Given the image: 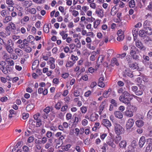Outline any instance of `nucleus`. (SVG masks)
<instances>
[{
    "label": "nucleus",
    "instance_id": "1",
    "mask_svg": "<svg viewBox=\"0 0 152 152\" xmlns=\"http://www.w3.org/2000/svg\"><path fill=\"white\" fill-rule=\"evenodd\" d=\"M130 94L127 91H124L119 98V100L121 102L127 105H130V101L132 99L130 98Z\"/></svg>",
    "mask_w": 152,
    "mask_h": 152
},
{
    "label": "nucleus",
    "instance_id": "2",
    "mask_svg": "<svg viewBox=\"0 0 152 152\" xmlns=\"http://www.w3.org/2000/svg\"><path fill=\"white\" fill-rule=\"evenodd\" d=\"M139 50L134 46H131L130 54L133 59L138 60L139 59L140 54Z\"/></svg>",
    "mask_w": 152,
    "mask_h": 152
},
{
    "label": "nucleus",
    "instance_id": "3",
    "mask_svg": "<svg viewBox=\"0 0 152 152\" xmlns=\"http://www.w3.org/2000/svg\"><path fill=\"white\" fill-rule=\"evenodd\" d=\"M139 87V90H138V87L136 86H133L131 87L132 91L134 92L135 94L138 96L141 95L142 94L143 91L145 88L143 85H138Z\"/></svg>",
    "mask_w": 152,
    "mask_h": 152
},
{
    "label": "nucleus",
    "instance_id": "4",
    "mask_svg": "<svg viewBox=\"0 0 152 152\" xmlns=\"http://www.w3.org/2000/svg\"><path fill=\"white\" fill-rule=\"evenodd\" d=\"M137 110L136 107L133 105L131 106L129 108H127L124 112V115L128 117H131L133 115V113L136 112Z\"/></svg>",
    "mask_w": 152,
    "mask_h": 152
},
{
    "label": "nucleus",
    "instance_id": "5",
    "mask_svg": "<svg viewBox=\"0 0 152 152\" xmlns=\"http://www.w3.org/2000/svg\"><path fill=\"white\" fill-rule=\"evenodd\" d=\"M14 43L11 39L9 40L7 44L5 45V48L7 52L10 54H12L14 52Z\"/></svg>",
    "mask_w": 152,
    "mask_h": 152
},
{
    "label": "nucleus",
    "instance_id": "6",
    "mask_svg": "<svg viewBox=\"0 0 152 152\" xmlns=\"http://www.w3.org/2000/svg\"><path fill=\"white\" fill-rule=\"evenodd\" d=\"M114 126L115 132L117 135H121L124 133V128L120 124H115Z\"/></svg>",
    "mask_w": 152,
    "mask_h": 152
},
{
    "label": "nucleus",
    "instance_id": "7",
    "mask_svg": "<svg viewBox=\"0 0 152 152\" xmlns=\"http://www.w3.org/2000/svg\"><path fill=\"white\" fill-rule=\"evenodd\" d=\"M6 63L5 61H0V69L2 72L5 75L8 74L7 68V65H6Z\"/></svg>",
    "mask_w": 152,
    "mask_h": 152
},
{
    "label": "nucleus",
    "instance_id": "8",
    "mask_svg": "<svg viewBox=\"0 0 152 152\" xmlns=\"http://www.w3.org/2000/svg\"><path fill=\"white\" fill-rule=\"evenodd\" d=\"M6 61L8 64L7 65L6 67L7 68L8 72H12L13 69V66L15 64L14 61L13 60L10 59Z\"/></svg>",
    "mask_w": 152,
    "mask_h": 152
},
{
    "label": "nucleus",
    "instance_id": "9",
    "mask_svg": "<svg viewBox=\"0 0 152 152\" xmlns=\"http://www.w3.org/2000/svg\"><path fill=\"white\" fill-rule=\"evenodd\" d=\"M10 28L9 27H7L5 28V31L0 32V36L2 38H5L10 36L11 34V31L9 30Z\"/></svg>",
    "mask_w": 152,
    "mask_h": 152
},
{
    "label": "nucleus",
    "instance_id": "10",
    "mask_svg": "<svg viewBox=\"0 0 152 152\" xmlns=\"http://www.w3.org/2000/svg\"><path fill=\"white\" fill-rule=\"evenodd\" d=\"M55 136L60 142L61 143H63V140L65 139V135L62 134V132H58L55 134Z\"/></svg>",
    "mask_w": 152,
    "mask_h": 152
},
{
    "label": "nucleus",
    "instance_id": "11",
    "mask_svg": "<svg viewBox=\"0 0 152 152\" xmlns=\"http://www.w3.org/2000/svg\"><path fill=\"white\" fill-rule=\"evenodd\" d=\"M147 142L148 144L146 147L145 152H151L152 150V139H148Z\"/></svg>",
    "mask_w": 152,
    "mask_h": 152
},
{
    "label": "nucleus",
    "instance_id": "12",
    "mask_svg": "<svg viewBox=\"0 0 152 152\" xmlns=\"http://www.w3.org/2000/svg\"><path fill=\"white\" fill-rule=\"evenodd\" d=\"M114 141L112 138L109 137V139H108L106 141V143L107 145H109L113 149H115L116 145L114 143Z\"/></svg>",
    "mask_w": 152,
    "mask_h": 152
},
{
    "label": "nucleus",
    "instance_id": "13",
    "mask_svg": "<svg viewBox=\"0 0 152 152\" xmlns=\"http://www.w3.org/2000/svg\"><path fill=\"white\" fill-rule=\"evenodd\" d=\"M95 14L99 17L102 18L104 16V12L102 9L100 8H96L95 12Z\"/></svg>",
    "mask_w": 152,
    "mask_h": 152
},
{
    "label": "nucleus",
    "instance_id": "14",
    "mask_svg": "<svg viewBox=\"0 0 152 152\" xmlns=\"http://www.w3.org/2000/svg\"><path fill=\"white\" fill-rule=\"evenodd\" d=\"M135 45L136 47L139 48L141 50H144L145 49L141 42L139 40L136 41Z\"/></svg>",
    "mask_w": 152,
    "mask_h": 152
},
{
    "label": "nucleus",
    "instance_id": "15",
    "mask_svg": "<svg viewBox=\"0 0 152 152\" xmlns=\"http://www.w3.org/2000/svg\"><path fill=\"white\" fill-rule=\"evenodd\" d=\"M134 121L133 118H129L126 122V126L127 129H130L133 125Z\"/></svg>",
    "mask_w": 152,
    "mask_h": 152
},
{
    "label": "nucleus",
    "instance_id": "16",
    "mask_svg": "<svg viewBox=\"0 0 152 152\" xmlns=\"http://www.w3.org/2000/svg\"><path fill=\"white\" fill-rule=\"evenodd\" d=\"M110 65L112 66H113L115 65L118 66L119 65V64L118 62V60L116 58L114 57L112 58L111 60Z\"/></svg>",
    "mask_w": 152,
    "mask_h": 152
},
{
    "label": "nucleus",
    "instance_id": "17",
    "mask_svg": "<svg viewBox=\"0 0 152 152\" xmlns=\"http://www.w3.org/2000/svg\"><path fill=\"white\" fill-rule=\"evenodd\" d=\"M22 44L18 45V47L20 48L23 49L25 47L27 46H29L28 42L27 41L26 39H25L23 40Z\"/></svg>",
    "mask_w": 152,
    "mask_h": 152
},
{
    "label": "nucleus",
    "instance_id": "18",
    "mask_svg": "<svg viewBox=\"0 0 152 152\" xmlns=\"http://www.w3.org/2000/svg\"><path fill=\"white\" fill-rule=\"evenodd\" d=\"M102 123L104 126L107 128L110 127L111 126L110 121L106 119H104L102 120Z\"/></svg>",
    "mask_w": 152,
    "mask_h": 152
},
{
    "label": "nucleus",
    "instance_id": "19",
    "mask_svg": "<svg viewBox=\"0 0 152 152\" xmlns=\"http://www.w3.org/2000/svg\"><path fill=\"white\" fill-rule=\"evenodd\" d=\"M127 145V142L125 140H122L119 144V146L120 148L125 149Z\"/></svg>",
    "mask_w": 152,
    "mask_h": 152
},
{
    "label": "nucleus",
    "instance_id": "20",
    "mask_svg": "<svg viewBox=\"0 0 152 152\" xmlns=\"http://www.w3.org/2000/svg\"><path fill=\"white\" fill-rule=\"evenodd\" d=\"M38 92L39 94H42L43 95L45 96L47 94L48 90L46 88L44 89L43 90V88L40 87L38 89Z\"/></svg>",
    "mask_w": 152,
    "mask_h": 152
},
{
    "label": "nucleus",
    "instance_id": "21",
    "mask_svg": "<svg viewBox=\"0 0 152 152\" xmlns=\"http://www.w3.org/2000/svg\"><path fill=\"white\" fill-rule=\"evenodd\" d=\"M99 117V115L95 113H92L90 116V121H94L97 120Z\"/></svg>",
    "mask_w": 152,
    "mask_h": 152
},
{
    "label": "nucleus",
    "instance_id": "22",
    "mask_svg": "<svg viewBox=\"0 0 152 152\" xmlns=\"http://www.w3.org/2000/svg\"><path fill=\"white\" fill-rule=\"evenodd\" d=\"M145 142V137L144 136L141 137L139 140V145L140 148L142 147Z\"/></svg>",
    "mask_w": 152,
    "mask_h": 152
},
{
    "label": "nucleus",
    "instance_id": "23",
    "mask_svg": "<svg viewBox=\"0 0 152 152\" xmlns=\"http://www.w3.org/2000/svg\"><path fill=\"white\" fill-rule=\"evenodd\" d=\"M80 121V118H79L77 116H73V118L72 120L73 126H76L78 124V122Z\"/></svg>",
    "mask_w": 152,
    "mask_h": 152
},
{
    "label": "nucleus",
    "instance_id": "24",
    "mask_svg": "<svg viewBox=\"0 0 152 152\" xmlns=\"http://www.w3.org/2000/svg\"><path fill=\"white\" fill-rule=\"evenodd\" d=\"M114 114L117 118L119 119H121L123 118L122 113L118 111H116L114 112Z\"/></svg>",
    "mask_w": 152,
    "mask_h": 152
},
{
    "label": "nucleus",
    "instance_id": "25",
    "mask_svg": "<svg viewBox=\"0 0 152 152\" xmlns=\"http://www.w3.org/2000/svg\"><path fill=\"white\" fill-rule=\"evenodd\" d=\"M111 88H109L107 91H105L103 94V96L104 98H107L109 97L111 92Z\"/></svg>",
    "mask_w": 152,
    "mask_h": 152
},
{
    "label": "nucleus",
    "instance_id": "26",
    "mask_svg": "<svg viewBox=\"0 0 152 152\" xmlns=\"http://www.w3.org/2000/svg\"><path fill=\"white\" fill-rule=\"evenodd\" d=\"M135 124L137 127L141 128L144 125V122L142 120L139 119L136 121Z\"/></svg>",
    "mask_w": 152,
    "mask_h": 152
},
{
    "label": "nucleus",
    "instance_id": "27",
    "mask_svg": "<svg viewBox=\"0 0 152 152\" xmlns=\"http://www.w3.org/2000/svg\"><path fill=\"white\" fill-rule=\"evenodd\" d=\"M138 29L134 28L132 30V34L134 37V40H136L138 36Z\"/></svg>",
    "mask_w": 152,
    "mask_h": 152
},
{
    "label": "nucleus",
    "instance_id": "28",
    "mask_svg": "<svg viewBox=\"0 0 152 152\" xmlns=\"http://www.w3.org/2000/svg\"><path fill=\"white\" fill-rule=\"evenodd\" d=\"M42 146L40 145H35L34 147L35 152H42Z\"/></svg>",
    "mask_w": 152,
    "mask_h": 152
},
{
    "label": "nucleus",
    "instance_id": "29",
    "mask_svg": "<svg viewBox=\"0 0 152 152\" xmlns=\"http://www.w3.org/2000/svg\"><path fill=\"white\" fill-rule=\"evenodd\" d=\"M120 135H117L115 136V138L114 139V142L116 144H118L121 140L122 137Z\"/></svg>",
    "mask_w": 152,
    "mask_h": 152
},
{
    "label": "nucleus",
    "instance_id": "30",
    "mask_svg": "<svg viewBox=\"0 0 152 152\" xmlns=\"http://www.w3.org/2000/svg\"><path fill=\"white\" fill-rule=\"evenodd\" d=\"M39 61L38 60H36L34 61L32 66V69L33 70H35L37 68L39 64Z\"/></svg>",
    "mask_w": 152,
    "mask_h": 152
},
{
    "label": "nucleus",
    "instance_id": "31",
    "mask_svg": "<svg viewBox=\"0 0 152 152\" xmlns=\"http://www.w3.org/2000/svg\"><path fill=\"white\" fill-rule=\"evenodd\" d=\"M75 64L72 61H68L66 62L65 66L66 68H71Z\"/></svg>",
    "mask_w": 152,
    "mask_h": 152
},
{
    "label": "nucleus",
    "instance_id": "32",
    "mask_svg": "<svg viewBox=\"0 0 152 152\" xmlns=\"http://www.w3.org/2000/svg\"><path fill=\"white\" fill-rule=\"evenodd\" d=\"M52 140L51 139H49V142L46 143L45 145V148L46 149H48L52 145Z\"/></svg>",
    "mask_w": 152,
    "mask_h": 152
},
{
    "label": "nucleus",
    "instance_id": "33",
    "mask_svg": "<svg viewBox=\"0 0 152 152\" xmlns=\"http://www.w3.org/2000/svg\"><path fill=\"white\" fill-rule=\"evenodd\" d=\"M7 27H9L10 28L9 30L12 32L13 31L16 26L12 22H10L8 24V26Z\"/></svg>",
    "mask_w": 152,
    "mask_h": 152
},
{
    "label": "nucleus",
    "instance_id": "34",
    "mask_svg": "<svg viewBox=\"0 0 152 152\" xmlns=\"http://www.w3.org/2000/svg\"><path fill=\"white\" fill-rule=\"evenodd\" d=\"M14 51L15 53L19 56H21L23 54V51L22 50L19 48H15Z\"/></svg>",
    "mask_w": 152,
    "mask_h": 152
},
{
    "label": "nucleus",
    "instance_id": "35",
    "mask_svg": "<svg viewBox=\"0 0 152 152\" xmlns=\"http://www.w3.org/2000/svg\"><path fill=\"white\" fill-rule=\"evenodd\" d=\"M145 30L148 35H150L152 34V28L149 27H145Z\"/></svg>",
    "mask_w": 152,
    "mask_h": 152
},
{
    "label": "nucleus",
    "instance_id": "36",
    "mask_svg": "<svg viewBox=\"0 0 152 152\" xmlns=\"http://www.w3.org/2000/svg\"><path fill=\"white\" fill-rule=\"evenodd\" d=\"M147 34L145 30H140L139 31V35L141 37H145L146 36Z\"/></svg>",
    "mask_w": 152,
    "mask_h": 152
},
{
    "label": "nucleus",
    "instance_id": "37",
    "mask_svg": "<svg viewBox=\"0 0 152 152\" xmlns=\"http://www.w3.org/2000/svg\"><path fill=\"white\" fill-rule=\"evenodd\" d=\"M128 65L129 67L133 69H136L138 67L137 64L136 62L130 63Z\"/></svg>",
    "mask_w": 152,
    "mask_h": 152
},
{
    "label": "nucleus",
    "instance_id": "38",
    "mask_svg": "<svg viewBox=\"0 0 152 152\" xmlns=\"http://www.w3.org/2000/svg\"><path fill=\"white\" fill-rule=\"evenodd\" d=\"M97 54V53L95 51H93L91 53V55L90 56V59L91 61H94L95 60V56Z\"/></svg>",
    "mask_w": 152,
    "mask_h": 152
},
{
    "label": "nucleus",
    "instance_id": "39",
    "mask_svg": "<svg viewBox=\"0 0 152 152\" xmlns=\"http://www.w3.org/2000/svg\"><path fill=\"white\" fill-rule=\"evenodd\" d=\"M70 59L75 64L78 60V58L77 56H75L73 54H72L70 57Z\"/></svg>",
    "mask_w": 152,
    "mask_h": 152
},
{
    "label": "nucleus",
    "instance_id": "40",
    "mask_svg": "<svg viewBox=\"0 0 152 152\" xmlns=\"http://www.w3.org/2000/svg\"><path fill=\"white\" fill-rule=\"evenodd\" d=\"M53 110V107H49V106H48L46 107L44 110V111L45 113H46L47 114H47H48V113L51 111H52Z\"/></svg>",
    "mask_w": 152,
    "mask_h": 152
},
{
    "label": "nucleus",
    "instance_id": "41",
    "mask_svg": "<svg viewBox=\"0 0 152 152\" xmlns=\"http://www.w3.org/2000/svg\"><path fill=\"white\" fill-rule=\"evenodd\" d=\"M129 5L130 8H133L135 6V3L134 0H131L129 2Z\"/></svg>",
    "mask_w": 152,
    "mask_h": 152
},
{
    "label": "nucleus",
    "instance_id": "42",
    "mask_svg": "<svg viewBox=\"0 0 152 152\" xmlns=\"http://www.w3.org/2000/svg\"><path fill=\"white\" fill-rule=\"evenodd\" d=\"M27 41L28 42H32L34 40V38L31 35L29 36L27 38Z\"/></svg>",
    "mask_w": 152,
    "mask_h": 152
},
{
    "label": "nucleus",
    "instance_id": "43",
    "mask_svg": "<svg viewBox=\"0 0 152 152\" xmlns=\"http://www.w3.org/2000/svg\"><path fill=\"white\" fill-rule=\"evenodd\" d=\"M134 147L132 145H129L127 149L126 150L125 152H134Z\"/></svg>",
    "mask_w": 152,
    "mask_h": 152
},
{
    "label": "nucleus",
    "instance_id": "44",
    "mask_svg": "<svg viewBox=\"0 0 152 152\" xmlns=\"http://www.w3.org/2000/svg\"><path fill=\"white\" fill-rule=\"evenodd\" d=\"M60 35L62 37L63 39H65L68 36V34H66L64 31H62L60 32Z\"/></svg>",
    "mask_w": 152,
    "mask_h": 152
},
{
    "label": "nucleus",
    "instance_id": "45",
    "mask_svg": "<svg viewBox=\"0 0 152 152\" xmlns=\"http://www.w3.org/2000/svg\"><path fill=\"white\" fill-rule=\"evenodd\" d=\"M32 4L31 2L29 3V2L28 1H24L23 3V5L25 7H29L31 6Z\"/></svg>",
    "mask_w": 152,
    "mask_h": 152
},
{
    "label": "nucleus",
    "instance_id": "46",
    "mask_svg": "<svg viewBox=\"0 0 152 152\" xmlns=\"http://www.w3.org/2000/svg\"><path fill=\"white\" fill-rule=\"evenodd\" d=\"M103 102L102 103V104L100 105L99 107V114L100 115L102 113V112L103 110L104 107L105 105L103 104Z\"/></svg>",
    "mask_w": 152,
    "mask_h": 152
},
{
    "label": "nucleus",
    "instance_id": "47",
    "mask_svg": "<svg viewBox=\"0 0 152 152\" xmlns=\"http://www.w3.org/2000/svg\"><path fill=\"white\" fill-rule=\"evenodd\" d=\"M23 152H29L30 149L26 145H24L22 147Z\"/></svg>",
    "mask_w": 152,
    "mask_h": 152
},
{
    "label": "nucleus",
    "instance_id": "48",
    "mask_svg": "<svg viewBox=\"0 0 152 152\" xmlns=\"http://www.w3.org/2000/svg\"><path fill=\"white\" fill-rule=\"evenodd\" d=\"M43 31L45 33H48L49 32V25H44L43 28Z\"/></svg>",
    "mask_w": 152,
    "mask_h": 152
},
{
    "label": "nucleus",
    "instance_id": "49",
    "mask_svg": "<svg viewBox=\"0 0 152 152\" xmlns=\"http://www.w3.org/2000/svg\"><path fill=\"white\" fill-rule=\"evenodd\" d=\"M14 4H12V5H8L7 6V7L8 10L10 12H12L14 10V7L13 6Z\"/></svg>",
    "mask_w": 152,
    "mask_h": 152
},
{
    "label": "nucleus",
    "instance_id": "50",
    "mask_svg": "<svg viewBox=\"0 0 152 152\" xmlns=\"http://www.w3.org/2000/svg\"><path fill=\"white\" fill-rule=\"evenodd\" d=\"M36 122L35 121L32 119H30L29 121V124L32 126V127L34 128L36 127L35 124Z\"/></svg>",
    "mask_w": 152,
    "mask_h": 152
},
{
    "label": "nucleus",
    "instance_id": "51",
    "mask_svg": "<svg viewBox=\"0 0 152 152\" xmlns=\"http://www.w3.org/2000/svg\"><path fill=\"white\" fill-rule=\"evenodd\" d=\"M55 60L53 57H50L49 60L47 62V64H54L55 63Z\"/></svg>",
    "mask_w": 152,
    "mask_h": 152
},
{
    "label": "nucleus",
    "instance_id": "52",
    "mask_svg": "<svg viewBox=\"0 0 152 152\" xmlns=\"http://www.w3.org/2000/svg\"><path fill=\"white\" fill-rule=\"evenodd\" d=\"M117 10H116V6H114L111 9V14L112 15H114L117 12Z\"/></svg>",
    "mask_w": 152,
    "mask_h": 152
},
{
    "label": "nucleus",
    "instance_id": "53",
    "mask_svg": "<svg viewBox=\"0 0 152 152\" xmlns=\"http://www.w3.org/2000/svg\"><path fill=\"white\" fill-rule=\"evenodd\" d=\"M100 21L99 20H96L94 22V27L95 28H97L99 24Z\"/></svg>",
    "mask_w": 152,
    "mask_h": 152
},
{
    "label": "nucleus",
    "instance_id": "54",
    "mask_svg": "<svg viewBox=\"0 0 152 152\" xmlns=\"http://www.w3.org/2000/svg\"><path fill=\"white\" fill-rule=\"evenodd\" d=\"M23 49H24V51L26 53H29L31 52L32 50V48L28 46H27L25 47Z\"/></svg>",
    "mask_w": 152,
    "mask_h": 152
},
{
    "label": "nucleus",
    "instance_id": "55",
    "mask_svg": "<svg viewBox=\"0 0 152 152\" xmlns=\"http://www.w3.org/2000/svg\"><path fill=\"white\" fill-rule=\"evenodd\" d=\"M125 73L126 75L132 78L133 77V75L132 74V72L130 71H125Z\"/></svg>",
    "mask_w": 152,
    "mask_h": 152
},
{
    "label": "nucleus",
    "instance_id": "56",
    "mask_svg": "<svg viewBox=\"0 0 152 152\" xmlns=\"http://www.w3.org/2000/svg\"><path fill=\"white\" fill-rule=\"evenodd\" d=\"M14 34H17L20 32V30L19 28H17L16 27L13 31L11 32Z\"/></svg>",
    "mask_w": 152,
    "mask_h": 152
},
{
    "label": "nucleus",
    "instance_id": "57",
    "mask_svg": "<svg viewBox=\"0 0 152 152\" xmlns=\"http://www.w3.org/2000/svg\"><path fill=\"white\" fill-rule=\"evenodd\" d=\"M126 53H124L121 54H118L117 55V57L118 58H120L121 59L124 58L126 56Z\"/></svg>",
    "mask_w": 152,
    "mask_h": 152
},
{
    "label": "nucleus",
    "instance_id": "58",
    "mask_svg": "<svg viewBox=\"0 0 152 152\" xmlns=\"http://www.w3.org/2000/svg\"><path fill=\"white\" fill-rule=\"evenodd\" d=\"M40 140L42 144L44 145L47 142L48 140L47 138L46 137H43L42 138L41 140Z\"/></svg>",
    "mask_w": 152,
    "mask_h": 152
},
{
    "label": "nucleus",
    "instance_id": "59",
    "mask_svg": "<svg viewBox=\"0 0 152 152\" xmlns=\"http://www.w3.org/2000/svg\"><path fill=\"white\" fill-rule=\"evenodd\" d=\"M69 75V74L68 72H65L62 74L61 75V77L64 79H65L68 77Z\"/></svg>",
    "mask_w": 152,
    "mask_h": 152
},
{
    "label": "nucleus",
    "instance_id": "60",
    "mask_svg": "<svg viewBox=\"0 0 152 152\" xmlns=\"http://www.w3.org/2000/svg\"><path fill=\"white\" fill-rule=\"evenodd\" d=\"M132 57L130 56H127L126 57V59L127 61L128 65L132 63Z\"/></svg>",
    "mask_w": 152,
    "mask_h": 152
},
{
    "label": "nucleus",
    "instance_id": "61",
    "mask_svg": "<svg viewBox=\"0 0 152 152\" xmlns=\"http://www.w3.org/2000/svg\"><path fill=\"white\" fill-rule=\"evenodd\" d=\"M84 64V59L81 58L80 60L77 62V64L79 66H82Z\"/></svg>",
    "mask_w": 152,
    "mask_h": 152
},
{
    "label": "nucleus",
    "instance_id": "62",
    "mask_svg": "<svg viewBox=\"0 0 152 152\" xmlns=\"http://www.w3.org/2000/svg\"><path fill=\"white\" fill-rule=\"evenodd\" d=\"M147 117L150 119L152 118V109L148 111L147 114Z\"/></svg>",
    "mask_w": 152,
    "mask_h": 152
},
{
    "label": "nucleus",
    "instance_id": "63",
    "mask_svg": "<svg viewBox=\"0 0 152 152\" xmlns=\"http://www.w3.org/2000/svg\"><path fill=\"white\" fill-rule=\"evenodd\" d=\"M40 116V114L39 113H37L35 114L34 115V119L36 121H37L38 120H41L40 118H39Z\"/></svg>",
    "mask_w": 152,
    "mask_h": 152
},
{
    "label": "nucleus",
    "instance_id": "64",
    "mask_svg": "<svg viewBox=\"0 0 152 152\" xmlns=\"http://www.w3.org/2000/svg\"><path fill=\"white\" fill-rule=\"evenodd\" d=\"M100 123L99 122H96L94 124V127L93 128V131H96L99 126Z\"/></svg>",
    "mask_w": 152,
    "mask_h": 152
}]
</instances>
